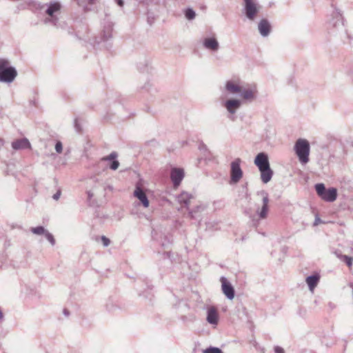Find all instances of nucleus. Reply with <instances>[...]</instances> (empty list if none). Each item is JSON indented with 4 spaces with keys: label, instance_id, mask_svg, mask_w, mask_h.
<instances>
[{
    "label": "nucleus",
    "instance_id": "nucleus-1",
    "mask_svg": "<svg viewBox=\"0 0 353 353\" xmlns=\"http://www.w3.org/2000/svg\"><path fill=\"white\" fill-rule=\"evenodd\" d=\"M225 90L230 94H239L241 99H230L223 103L224 108L230 114L229 118L234 119V114L241 108L243 101L251 103L255 101L258 97L256 86L254 84H242L238 79L226 81Z\"/></svg>",
    "mask_w": 353,
    "mask_h": 353
},
{
    "label": "nucleus",
    "instance_id": "nucleus-2",
    "mask_svg": "<svg viewBox=\"0 0 353 353\" xmlns=\"http://www.w3.org/2000/svg\"><path fill=\"white\" fill-rule=\"evenodd\" d=\"M41 9H45L44 14L47 15L43 19V23L57 27L59 21L58 14H60L61 9V3L59 1H50L43 4Z\"/></svg>",
    "mask_w": 353,
    "mask_h": 353
},
{
    "label": "nucleus",
    "instance_id": "nucleus-3",
    "mask_svg": "<svg viewBox=\"0 0 353 353\" xmlns=\"http://www.w3.org/2000/svg\"><path fill=\"white\" fill-rule=\"evenodd\" d=\"M294 150L301 164L304 165L309 162L310 145L307 139H297L294 145Z\"/></svg>",
    "mask_w": 353,
    "mask_h": 353
},
{
    "label": "nucleus",
    "instance_id": "nucleus-4",
    "mask_svg": "<svg viewBox=\"0 0 353 353\" xmlns=\"http://www.w3.org/2000/svg\"><path fill=\"white\" fill-rule=\"evenodd\" d=\"M17 76L14 67L10 65L6 59H0V82L10 83Z\"/></svg>",
    "mask_w": 353,
    "mask_h": 353
},
{
    "label": "nucleus",
    "instance_id": "nucleus-5",
    "mask_svg": "<svg viewBox=\"0 0 353 353\" xmlns=\"http://www.w3.org/2000/svg\"><path fill=\"white\" fill-rule=\"evenodd\" d=\"M261 6L257 0H245L243 3L242 12L250 21H254L260 12Z\"/></svg>",
    "mask_w": 353,
    "mask_h": 353
},
{
    "label": "nucleus",
    "instance_id": "nucleus-6",
    "mask_svg": "<svg viewBox=\"0 0 353 353\" xmlns=\"http://www.w3.org/2000/svg\"><path fill=\"white\" fill-rule=\"evenodd\" d=\"M315 190L318 196L324 201L331 203L337 198V190L335 188L326 189L323 183H317Z\"/></svg>",
    "mask_w": 353,
    "mask_h": 353
},
{
    "label": "nucleus",
    "instance_id": "nucleus-7",
    "mask_svg": "<svg viewBox=\"0 0 353 353\" xmlns=\"http://www.w3.org/2000/svg\"><path fill=\"white\" fill-rule=\"evenodd\" d=\"M241 160L239 158L234 160L230 164V184L237 183L243 177V171L241 168Z\"/></svg>",
    "mask_w": 353,
    "mask_h": 353
},
{
    "label": "nucleus",
    "instance_id": "nucleus-8",
    "mask_svg": "<svg viewBox=\"0 0 353 353\" xmlns=\"http://www.w3.org/2000/svg\"><path fill=\"white\" fill-rule=\"evenodd\" d=\"M330 26L337 29L343 28V17L341 10L336 8H334L332 14V19L330 21Z\"/></svg>",
    "mask_w": 353,
    "mask_h": 353
},
{
    "label": "nucleus",
    "instance_id": "nucleus-9",
    "mask_svg": "<svg viewBox=\"0 0 353 353\" xmlns=\"http://www.w3.org/2000/svg\"><path fill=\"white\" fill-rule=\"evenodd\" d=\"M185 176L184 170L180 168H172L170 171V179L174 187L180 185Z\"/></svg>",
    "mask_w": 353,
    "mask_h": 353
},
{
    "label": "nucleus",
    "instance_id": "nucleus-10",
    "mask_svg": "<svg viewBox=\"0 0 353 353\" xmlns=\"http://www.w3.org/2000/svg\"><path fill=\"white\" fill-rule=\"evenodd\" d=\"M202 45L205 50L211 52H217L220 48L219 43L215 37L204 38Z\"/></svg>",
    "mask_w": 353,
    "mask_h": 353
},
{
    "label": "nucleus",
    "instance_id": "nucleus-11",
    "mask_svg": "<svg viewBox=\"0 0 353 353\" xmlns=\"http://www.w3.org/2000/svg\"><path fill=\"white\" fill-rule=\"evenodd\" d=\"M221 288L223 294L225 295V296L230 299L232 300L234 297V289L232 284L227 280V279L224 276L221 277Z\"/></svg>",
    "mask_w": 353,
    "mask_h": 353
},
{
    "label": "nucleus",
    "instance_id": "nucleus-12",
    "mask_svg": "<svg viewBox=\"0 0 353 353\" xmlns=\"http://www.w3.org/2000/svg\"><path fill=\"white\" fill-rule=\"evenodd\" d=\"M258 30L261 37H268L272 30L270 21L267 19H261L258 23Z\"/></svg>",
    "mask_w": 353,
    "mask_h": 353
},
{
    "label": "nucleus",
    "instance_id": "nucleus-13",
    "mask_svg": "<svg viewBox=\"0 0 353 353\" xmlns=\"http://www.w3.org/2000/svg\"><path fill=\"white\" fill-rule=\"evenodd\" d=\"M134 196L141 201L144 208H148L149 206L150 203L147 195L141 187L138 184H137L136 188L134 191Z\"/></svg>",
    "mask_w": 353,
    "mask_h": 353
},
{
    "label": "nucleus",
    "instance_id": "nucleus-14",
    "mask_svg": "<svg viewBox=\"0 0 353 353\" xmlns=\"http://www.w3.org/2000/svg\"><path fill=\"white\" fill-rule=\"evenodd\" d=\"M254 163L259 170L270 167V163L268 155L264 152H261L256 155L254 159Z\"/></svg>",
    "mask_w": 353,
    "mask_h": 353
},
{
    "label": "nucleus",
    "instance_id": "nucleus-15",
    "mask_svg": "<svg viewBox=\"0 0 353 353\" xmlns=\"http://www.w3.org/2000/svg\"><path fill=\"white\" fill-rule=\"evenodd\" d=\"M206 321L211 325H216L219 322V314L217 309L211 306L207 309V317Z\"/></svg>",
    "mask_w": 353,
    "mask_h": 353
},
{
    "label": "nucleus",
    "instance_id": "nucleus-16",
    "mask_svg": "<svg viewBox=\"0 0 353 353\" xmlns=\"http://www.w3.org/2000/svg\"><path fill=\"white\" fill-rule=\"evenodd\" d=\"M152 239L157 241L163 248L167 247L170 243V238L162 234L161 232H158L156 230H153L152 232Z\"/></svg>",
    "mask_w": 353,
    "mask_h": 353
},
{
    "label": "nucleus",
    "instance_id": "nucleus-17",
    "mask_svg": "<svg viewBox=\"0 0 353 353\" xmlns=\"http://www.w3.org/2000/svg\"><path fill=\"white\" fill-rule=\"evenodd\" d=\"M261 194L263 196V205L261 210H257L256 212L259 218L263 219L267 217L268 212L269 197L268 194L266 192H262Z\"/></svg>",
    "mask_w": 353,
    "mask_h": 353
},
{
    "label": "nucleus",
    "instance_id": "nucleus-18",
    "mask_svg": "<svg viewBox=\"0 0 353 353\" xmlns=\"http://www.w3.org/2000/svg\"><path fill=\"white\" fill-rule=\"evenodd\" d=\"M30 143L26 138L17 139L12 143V148L14 150L30 148Z\"/></svg>",
    "mask_w": 353,
    "mask_h": 353
},
{
    "label": "nucleus",
    "instance_id": "nucleus-19",
    "mask_svg": "<svg viewBox=\"0 0 353 353\" xmlns=\"http://www.w3.org/2000/svg\"><path fill=\"white\" fill-rule=\"evenodd\" d=\"M194 199V196L186 192H183L179 194L176 197L177 201L183 205L185 208H188L192 199Z\"/></svg>",
    "mask_w": 353,
    "mask_h": 353
},
{
    "label": "nucleus",
    "instance_id": "nucleus-20",
    "mask_svg": "<svg viewBox=\"0 0 353 353\" xmlns=\"http://www.w3.org/2000/svg\"><path fill=\"white\" fill-rule=\"evenodd\" d=\"M117 153L116 152H111L108 156L104 157L101 159L103 161H111L110 168L113 170H116L119 166V162L116 159Z\"/></svg>",
    "mask_w": 353,
    "mask_h": 353
},
{
    "label": "nucleus",
    "instance_id": "nucleus-21",
    "mask_svg": "<svg viewBox=\"0 0 353 353\" xmlns=\"http://www.w3.org/2000/svg\"><path fill=\"white\" fill-rule=\"evenodd\" d=\"M261 172V179L263 183H268L273 176V171L270 167L259 170Z\"/></svg>",
    "mask_w": 353,
    "mask_h": 353
},
{
    "label": "nucleus",
    "instance_id": "nucleus-22",
    "mask_svg": "<svg viewBox=\"0 0 353 353\" xmlns=\"http://www.w3.org/2000/svg\"><path fill=\"white\" fill-rule=\"evenodd\" d=\"M319 279L320 277L318 274H313L307 277L306 283L311 291L317 285Z\"/></svg>",
    "mask_w": 353,
    "mask_h": 353
},
{
    "label": "nucleus",
    "instance_id": "nucleus-23",
    "mask_svg": "<svg viewBox=\"0 0 353 353\" xmlns=\"http://www.w3.org/2000/svg\"><path fill=\"white\" fill-rule=\"evenodd\" d=\"M205 208L206 206L204 205H196L194 209L189 211V216L192 219H196L199 216L197 214L204 211Z\"/></svg>",
    "mask_w": 353,
    "mask_h": 353
},
{
    "label": "nucleus",
    "instance_id": "nucleus-24",
    "mask_svg": "<svg viewBox=\"0 0 353 353\" xmlns=\"http://www.w3.org/2000/svg\"><path fill=\"white\" fill-rule=\"evenodd\" d=\"M112 26L111 25H108V26L104 27L103 30V39L104 41L108 40L110 38L112 37Z\"/></svg>",
    "mask_w": 353,
    "mask_h": 353
},
{
    "label": "nucleus",
    "instance_id": "nucleus-25",
    "mask_svg": "<svg viewBox=\"0 0 353 353\" xmlns=\"http://www.w3.org/2000/svg\"><path fill=\"white\" fill-rule=\"evenodd\" d=\"M183 13L185 14V18L190 21L193 20L196 17V12L191 8H187L186 9H185Z\"/></svg>",
    "mask_w": 353,
    "mask_h": 353
},
{
    "label": "nucleus",
    "instance_id": "nucleus-26",
    "mask_svg": "<svg viewBox=\"0 0 353 353\" xmlns=\"http://www.w3.org/2000/svg\"><path fill=\"white\" fill-rule=\"evenodd\" d=\"M79 6L86 8L88 5H93L99 0H76Z\"/></svg>",
    "mask_w": 353,
    "mask_h": 353
},
{
    "label": "nucleus",
    "instance_id": "nucleus-27",
    "mask_svg": "<svg viewBox=\"0 0 353 353\" xmlns=\"http://www.w3.org/2000/svg\"><path fill=\"white\" fill-rule=\"evenodd\" d=\"M46 231L47 230L43 226H37V227L31 228V232L33 234H37V235H41V234L44 235V234L46 233Z\"/></svg>",
    "mask_w": 353,
    "mask_h": 353
},
{
    "label": "nucleus",
    "instance_id": "nucleus-28",
    "mask_svg": "<svg viewBox=\"0 0 353 353\" xmlns=\"http://www.w3.org/2000/svg\"><path fill=\"white\" fill-rule=\"evenodd\" d=\"M203 353H223L222 350L219 347H210L203 350Z\"/></svg>",
    "mask_w": 353,
    "mask_h": 353
},
{
    "label": "nucleus",
    "instance_id": "nucleus-29",
    "mask_svg": "<svg viewBox=\"0 0 353 353\" xmlns=\"http://www.w3.org/2000/svg\"><path fill=\"white\" fill-rule=\"evenodd\" d=\"M46 239L49 241V243L51 244V245L54 246L56 243L55 239L54 238V236L50 233L48 230L44 234Z\"/></svg>",
    "mask_w": 353,
    "mask_h": 353
},
{
    "label": "nucleus",
    "instance_id": "nucleus-30",
    "mask_svg": "<svg viewBox=\"0 0 353 353\" xmlns=\"http://www.w3.org/2000/svg\"><path fill=\"white\" fill-rule=\"evenodd\" d=\"M341 258L348 267H351L352 265V257L348 256L347 255H342Z\"/></svg>",
    "mask_w": 353,
    "mask_h": 353
},
{
    "label": "nucleus",
    "instance_id": "nucleus-31",
    "mask_svg": "<svg viewBox=\"0 0 353 353\" xmlns=\"http://www.w3.org/2000/svg\"><path fill=\"white\" fill-rule=\"evenodd\" d=\"M55 150L57 153H61L63 150L62 143L58 141L55 144Z\"/></svg>",
    "mask_w": 353,
    "mask_h": 353
},
{
    "label": "nucleus",
    "instance_id": "nucleus-32",
    "mask_svg": "<svg viewBox=\"0 0 353 353\" xmlns=\"http://www.w3.org/2000/svg\"><path fill=\"white\" fill-rule=\"evenodd\" d=\"M101 241L105 247H108L110 243V239L105 236H101Z\"/></svg>",
    "mask_w": 353,
    "mask_h": 353
},
{
    "label": "nucleus",
    "instance_id": "nucleus-33",
    "mask_svg": "<svg viewBox=\"0 0 353 353\" xmlns=\"http://www.w3.org/2000/svg\"><path fill=\"white\" fill-rule=\"evenodd\" d=\"M274 353H285L283 347L280 346H275L274 347Z\"/></svg>",
    "mask_w": 353,
    "mask_h": 353
},
{
    "label": "nucleus",
    "instance_id": "nucleus-34",
    "mask_svg": "<svg viewBox=\"0 0 353 353\" xmlns=\"http://www.w3.org/2000/svg\"><path fill=\"white\" fill-rule=\"evenodd\" d=\"M61 192L60 190H59L53 196H52V198L53 199L57 201L59 198H60V196H61Z\"/></svg>",
    "mask_w": 353,
    "mask_h": 353
},
{
    "label": "nucleus",
    "instance_id": "nucleus-35",
    "mask_svg": "<svg viewBox=\"0 0 353 353\" xmlns=\"http://www.w3.org/2000/svg\"><path fill=\"white\" fill-rule=\"evenodd\" d=\"M3 321H4V315H3V313L1 310V309L0 308V324H1Z\"/></svg>",
    "mask_w": 353,
    "mask_h": 353
},
{
    "label": "nucleus",
    "instance_id": "nucleus-36",
    "mask_svg": "<svg viewBox=\"0 0 353 353\" xmlns=\"http://www.w3.org/2000/svg\"><path fill=\"white\" fill-rule=\"evenodd\" d=\"M321 221V219L316 216L314 222V225H317Z\"/></svg>",
    "mask_w": 353,
    "mask_h": 353
},
{
    "label": "nucleus",
    "instance_id": "nucleus-37",
    "mask_svg": "<svg viewBox=\"0 0 353 353\" xmlns=\"http://www.w3.org/2000/svg\"><path fill=\"white\" fill-rule=\"evenodd\" d=\"M87 194L89 200H90L93 196V193L90 190L87 191Z\"/></svg>",
    "mask_w": 353,
    "mask_h": 353
},
{
    "label": "nucleus",
    "instance_id": "nucleus-38",
    "mask_svg": "<svg viewBox=\"0 0 353 353\" xmlns=\"http://www.w3.org/2000/svg\"><path fill=\"white\" fill-rule=\"evenodd\" d=\"M116 1H117V4H118L119 6H121V7H122V6H123V4H124V2H123V0H116Z\"/></svg>",
    "mask_w": 353,
    "mask_h": 353
},
{
    "label": "nucleus",
    "instance_id": "nucleus-39",
    "mask_svg": "<svg viewBox=\"0 0 353 353\" xmlns=\"http://www.w3.org/2000/svg\"><path fill=\"white\" fill-rule=\"evenodd\" d=\"M350 250L352 252H353V242L351 243Z\"/></svg>",
    "mask_w": 353,
    "mask_h": 353
},
{
    "label": "nucleus",
    "instance_id": "nucleus-40",
    "mask_svg": "<svg viewBox=\"0 0 353 353\" xmlns=\"http://www.w3.org/2000/svg\"><path fill=\"white\" fill-rule=\"evenodd\" d=\"M245 214H247V215H248V216H250V215L249 214V213H248L247 211H245Z\"/></svg>",
    "mask_w": 353,
    "mask_h": 353
},
{
    "label": "nucleus",
    "instance_id": "nucleus-41",
    "mask_svg": "<svg viewBox=\"0 0 353 353\" xmlns=\"http://www.w3.org/2000/svg\"><path fill=\"white\" fill-rule=\"evenodd\" d=\"M75 127H76V128L77 129L78 126H77V123H75Z\"/></svg>",
    "mask_w": 353,
    "mask_h": 353
},
{
    "label": "nucleus",
    "instance_id": "nucleus-42",
    "mask_svg": "<svg viewBox=\"0 0 353 353\" xmlns=\"http://www.w3.org/2000/svg\"><path fill=\"white\" fill-rule=\"evenodd\" d=\"M64 313H65V314H68V313H67L66 310H64Z\"/></svg>",
    "mask_w": 353,
    "mask_h": 353
},
{
    "label": "nucleus",
    "instance_id": "nucleus-43",
    "mask_svg": "<svg viewBox=\"0 0 353 353\" xmlns=\"http://www.w3.org/2000/svg\"><path fill=\"white\" fill-rule=\"evenodd\" d=\"M245 2V0H244V3Z\"/></svg>",
    "mask_w": 353,
    "mask_h": 353
}]
</instances>
